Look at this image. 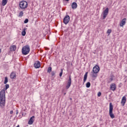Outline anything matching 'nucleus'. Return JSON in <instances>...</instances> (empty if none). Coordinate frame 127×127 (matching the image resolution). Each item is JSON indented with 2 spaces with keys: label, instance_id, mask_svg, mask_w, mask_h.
Masks as SVG:
<instances>
[{
  "label": "nucleus",
  "instance_id": "dca6fc26",
  "mask_svg": "<svg viewBox=\"0 0 127 127\" xmlns=\"http://www.w3.org/2000/svg\"><path fill=\"white\" fill-rule=\"evenodd\" d=\"M16 50V46L13 45L10 47V51H15Z\"/></svg>",
  "mask_w": 127,
  "mask_h": 127
},
{
  "label": "nucleus",
  "instance_id": "4be33fe9",
  "mask_svg": "<svg viewBox=\"0 0 127 127\" xmlns=\"http://www.w3.org/2000/svg\"><path fill=\"white\" fill-rule=\"evenodd\" d=\"M86 88H90L91 87V83L88 82L86 84Z\"/></svg>",
  "mask_w": 127,
  "mask_h": 127
},
{
  "label": "nucleus",
  "instance_id": "f3484780",
  "mask_svg": "<svg viewBox=\"0 0 127 127\" xmlns=\"http://www.w3.org/2000/svg\"><path fill=\"white\" fill-rule=\"evenodd\" d=\"M26 28H24L21 33V34L22 35V36H25V35L26 34V32L25 31V30H26Z\"/></svg>",
  "mask_w": 127,
  "mask_h": 127
},
{
  "label": "nucleus",
  "instance_id": "20e7f679",
  "mask_svg": "<svg viewBox=\"0 0 127 127\" xmlns=\"http://www.w3.org/2000/svg\"><path fill=\"white\" fill-rule=\"evenodd\" d=\"M113 110H114L113 104L112 103H110L109 106V116L111 119H115V115L113 113Z\"/></svg>",
  "mask_w": 127,
  "mask_h": 127
},
{
  "label": "nucleus",
  "instance_id": "c85d7f7f",
  "mask_svg": "<svg viewBox=\"0 0 127 127\" xmlns=\"http://www.w3.org/2000/svg\"><path fill=\"white\" fill-rule=\"evenodd\" d=\"M24 23H27V22H28V19H26L24 21Z\"/></svg>",
  "mask_w": 127,
  "mask_h": 127
},
{
  "label": "nucleus",
  "instance_id": "aec40b11",
  "mask_svg": "<svg viewBox=\"0 0 127 127\" xmlns=\"http://www.w3.org/2000/svg\"><path fill=\"white\" fill-rule=\"evenodd\" d=\"M6 3H7V0H2V5H3V6H4V5L6 4Z\"/></svg>",
  "mask_w": 127,
  "mask_h": 127
},
{
  "label": "nucleus",
  "instance_id": "39448f33",
  "mask_svg": "<svg viewBox=\"0 0 127 127\" xmlns=\"http://www.w3.org/2000/svg\"><path fill=\"white\" fill-rule=\"evenodd\" d=\"M64 24H68L70 21V16L68 15H66L64 18Z\"/></svg>",
  "mask_w": 127,
  "mask_h": 127
},
{
  "label": "nucleus",
  "instance_id": "ddd939ff",
  "mask_svg": "<svg viewBox=\"0 0 127 127\" xmlns=\"http://www.w3.org/2000/svg\"><path fill=\"white\" fill-rule=\"evenodd\" d=\"M10 78L11 79H15L16 78V74L14 72H12L10 75Z\"/></svg>",
  "mask_w": 127,
  "mask_h": 127
},
{
  "label": "nucleus",
  "instance_id": "393cba45",
  "mask_svg": "<svg viewBox=\"0 0 127 127\" xmlns=\"http://www.w3.org/2000/svg\"><path fill=\"white\" fill-rule=\"evenodd\" d=\"M19 17H21L22 16H23V11H21L19 13Z\"/></svg>",
  "mask_w": 127,
  "mask_h": 127
},
{
  "label": "nucleus",
  "instance_id": "7ed1b4c3",
  "mask_svg": "<svg viewBox=\"0 0 127 127\" xmlns=\"http://www.w3.org/2000/svg\"><path fill=\"white\" fill-rule=\"evenodd\" d=\"M29 51H30V48H29V46H24L22 49L23 55H27L29 53Z\"/></svg>",
  "mask_w": 127,
  "mask_h": 127
},
{
  "label": "nucleus",
  "instance_id": "c756f323",
  "mask_svg": "<svg viewBox=\"0 0 127 127\" xmlns=\"http://www.w3.org/2000/svg\"><path fill=\"white\" fill-rule=\"evenodd\" d=\"M101 95H102V93L98 92V97H101Z\"/></svg>",
  "mask_w": 127,
  "mask_h": 127
},
{
  "label": "nucleus",
  "instance_id": "72a5a7b5",
  "mask_svg": "<svg viewBox=\"0 0 127 127\" xmlns=\"http://www.w3.org/2000/svg\"><path fill=\"white\" fill-rule=\"evenodd\" d=\"M66 0V1H69V0Z\"/></svg>",
  "mask_w": 127,
  "mask_h": 127
},
{
  "label": "nucleus",
  "instance_id": "f257e3e1",
  "mask_svg": "<svg viewBox=\"0 0 127 127\" xmlns=\"http://www.w3.org/2000/svg\"><path fill=\"white\" fill-rule=\"evenodd\" d=\"M5 88L0 92V107L2 108L5 107V91L9 88V84H5Z\"/></svg>",
  "mask_w": 127,
  "mask_h": 127
},
{
  "label": "nucleus",
  "instance_id": "423d86ee",
  "mask_svg": "<svg viewBox=\"0 0 127 127\" xmlns=\"http://www.w3.org/2000/svg\"><path fill=\"white\" fill-rule=\"evenodd\" d=\"M103 19H105L107 16L109 14V8H106V9L103 12Z\"/></svg>",
  "mask_w": 127,
  "mask_h": 127
},
{
  "label": "nucleus",
  "instance_id": "a211bd4d",
  "mask_svg": "<svg viewBox=\"0 0 127 127\" xmlns=\"http://www.w3.org/2000/svg\"><path fill=\"white\" fill-rule=\"evenodd\" d=\"M87 77H88V72H86L84 75V78H83L84 82H86L87 80Z\"/></svg>",
  "mask_w": 127,
  "mask_h": 127
},
{
  "label": "nucleus",
  "instance_id": "c9c22d12",
  "mask_svg": "<svg viewBox=\"0 0 127 127\" xmlns=\"http://www.w3.org/2000/svg\"><path fill=\"white\" fill-rule=\"evenodd\" d=\"M93 127H97V126H93Z\"/></svg>",
  "mask_w": 127,
  "mask_h": 127
},
{
  "label": "nucleus",
  "instance_id": "0eeeda50",
  "mask_svg": "<svg viewBox=\"0 0 127 127\" xmlns=\"http://www.w3.org/2000/svg\"><path fill=\"white\" fill-rule=\"evenodd\" d=\"M72 83V79L71 78V75L69 76L68 80L67 81V85L66 86V89H68L71 86V84Z\"/></svg>",
  "mask_w": 127,
  "mask_h": 127
},
{
  "label": "nucleus",
  "instance_id": "cd10ccee",
  "mask_svg": "<svg viewBox=\"0 0 127 127\" xmlns=\"http://www.w3.org/2000/svg\"><path fill=\"white\" fill-rule=\"evenodd\" d=\"M51 75H52V76H55V71H52Z\"/></svg>",
  "mask_w": 127,
  "mask_h": 127
},
{
  "label": "nucleus",
  "instance_id": "473e14b6",
  "mask_svg": "<svg viewBox=\"0 0 127 127\" xmlns=\"http://www.w3.org/2000/svg\"><path fill=\"white\" fill-rule=\"evenodd\" d=\"M0 53H1V49H0Z\"/></svg>",
  "mask_w": 127,
  "mask_h": 127
},
{
  "label": "nucleus",
  "instance_id": "e433bc0d",
  "mask_svg": "<svg viewBox=\"0 0 127 127\" xmlns=\"http://www.w3.org/2000/svg\"><path fill=\"white\" fill-rule=\"evenodd\" d=\"M70 100H72V98H70Z\"/></svg>",
  "mask_w": 127,
  "mask_h": 127
},
{
  "label": "nucleus",
  "instance_id": "9d476101",
  "mask_svg": "<svg viewBox=\"0 0 127 127\" xmlns=\"http://www.w3.org/2000/svg\"><path fill=\"white\" fill-rule=\"evenodd\" d=\"M126 23H127V18H124L121 21H120V26L123 27L124 25H126Z\"/></svg>",
  "mask_w": 127,
  "mask_h": 127
},
{
  "label": "nucleus",
  "instance_id": "bb28decb",
  "mask_svg": "<svg viewBox=\"0 0 127 127\" xmlns=\"http://www.w3.org/2000/svg\"><path fill=\"white\" fill-rule=\"evenodd\" d=\"M63 74V69H61V71L60 73V76L62 77V75Z\"/></svg>",
  "mask_w": 127,
  "mask_h": 127
},
{
  "label": "nucleus",
  "instance_id": "f704fd0d",
  "mask_svg": "<svg viewBox=\"0 0 127 127\" xmlns=\"http://www.w3.org/2000/svg\"><path fill=\"white\" fill-rule=\"evenodd\" d=\"M65 95H66V93H64V96H65Z\"/></svg>",
  "mask_w": 127,
  "mask_h": 127
},
{
  "label": "nucleus",
  "instance_id": "b1692460",
  "mask_svg": "<svg viewBox=\"0 0 127 127\" xmlns=\"http://www.w3.org/2000/svg\"><path fill=\"white\" fill-rule=\"evenodd\" d=\"M114 80V77L111 76L109 80H108V83H111Z\"/></svg>",
  "mask_w": 127,
  "mask_h": 127
},
{
  "label": "nucleus",
  "instance_id": "f8f14e48",
  "mask_svg": "<svg viewBox=\"0 0 127 127\" xmlns=\"http://www.w3.org/2000/svg\"><path fill=\"white\" fill-rule=\"evenodd\" d=\"M127 102V97L126 96H123L122 99L121 104L123 105V106H125V104H126Z\"/></svg>",
  "mask_w": 127,
  "mask_h": 127
},
{
  "label": "nucleus",
  "instance_id": "6ab92c4d",
  "mask_svg": "<svg viewBox=\"0 0 127 127\" xmlns=\"http://www.w3.org/2000/svg\"><path fill=\"white\" fill-rule=\"evenodd\" d=\"M97 73H97V72H92V78H96V77H97V76H98Z\"/></svg>",
  "mask_w": 127,
  "mask_h": 127
},
{
  "label": "nucleus",
  "instance_id": "9b49d317",
  "mask_svg": "<svg viewBox=\"0 0 127 127\" xmlns=\"http://www.w3.org/2000/svg\"><path fill=\"white\" fill-rule=\"evenodd\" d=\"M34 66L35 67V68H36V69L40 68V62H39V61L36 62L34 64Z\"/></svg>",
  "mask_w": 127,
  "mask_h": 127
},
{
  "label": "nucleus",
  "instance_id": "6e6552de",
  "mask_svg": "<svg viewBox=\"0 0 127 127\" xmlns=\"http://www.w3.org/2000/svg\"><path fill=\"white\" fill-rule=\"evenodd\" d=\"M92 71L93 73H99V72L100 71V66H99V65H95L93 68Z\"/></svg>",
  "mask_w": 127,
  "mask_h": 127
},
{
  "label": "nucleus",
  "instance_id": "1a4fd4ad",
  "mask_svg": "<svg viewBox=\"0 0 127 127\" xmlns=\"http://www.w3.org/2000/svg\"><path fill=\"white\" fill-rule=\"evenodd\" d=\"M116 89H117V85L115 83H112L110 85V90L111 91H113V92H115V91H116Z\"/></svg>",
  "mask_w": 127,
  "mask_h": 127
},
{
  "label": "nucleus",
  "instance_id": "412c9836",
  "mask_svg": "<svg viewBox=\"0 0 127 127\" xmlns=\"http://www.w3.org/2000/svg\"><path fill=\"white\" fill-rule=\"evenodd\" d=\"M7 82H8V79L7 78V77H5L4 84H6Z\"/></svg>",
  "mask_w": 127,
  "mask_h": 127
},
{
  "label": "nucleus",
  "instance_id": "a878e982",
  "mask_svg": "<svg viewBox=\"0 0 127 127\" xmlns=\"http://www.w3.org/2000/svg\"><path fill=\"white\" fill-rule=\"evenodd\" d=\"M107 33L108 34V35H110V34H111V33H112V30L108 29L107 31Z\"/></svg>",
  "mask_w": 127,
  "mask_h": 127
},
{
  "label": "nucleus",
  "instance_id": "f03ea898",
  "mask_svg": "<svg viewBox=\"0 0 127 127\" xmlns=\"http://www.w3.org/2000/svg\"><path fill=\"white\" fill-rule=\"evenodd\" d=\"M19 7L21 8V9H25V8H27L28 6V3L26 1H21L19 4Z\"/></svg>",
  "mask_w": 127,
  "mask_h": 127
},
{
  "label": "nucleus",
  "instance_id": "2f4dec72",
  "mask_svg": "<svg viewBox=\"0 0 127 127\" xmlns=\"http://www.w3.org/2000/svg\"><path fill=\"white\" fill-rule=\"evenodd\" d=\"M18 110H16V115H18Z\"/></svg>",
  "mask_w": 127,
  "mask_h": 127
},
{
  "label": "nucleus",
  "instance_id": "7c9ffc66",
  "mask_svg": "<svg viewBox=\"0 0 127 127\" xmlns=\"http://www.w3.org/2000/svg\"><path fill=\"white\" fill-rule=\"evenodd\" d=\"M10 114L11 115H12V114H13V111H10Z\"/></svg>",
  "mask_w": 127,
  "mask_h": 127
},
{
  "label": "nucleus",
  "instance_id": "4468645a",
  "mask_svg": "<svg viewBox=\"0 0 127 127\" xmlns=\"http://www.w3.org/2000/svg\"><path fill=\"white\" fill-rule=\"evenodd\" d=\"M34 118H35V117L34 116H32L30 118V120L28 121L29 125H32V124H33V122H34Z\"/></svg>",
  "mask_w": 127,
  "mask_h": 127
},
{
  "label": "nucleus",
  "instance_id": "2eb2a0df",
  "mask_svg": "<svg viewBox=\"0 0 127 127\" xmlns=\"http://www.w3.org/2000/svg\"><path fill=\"white\" fill-rule=\"evenodd\" d=\"M77 6H78V5L77 4V3H76L75 2H72L71 4V7L72 9H75V8L77 7Z\"/></svg>",
  "mask_w": 127,
  "mask_h": 127
},
{
  "label": "nucleus",
  "instance_id": "5701e85b",
  "mask_svg": "<svg viewBox=\"0 0 127 127\" xmlns=\"http://www.w3.org/2000/svg\"><path fill=\"white\" fill-rule=\"evenodd\" d=\"M52 71V67H49L48 68V73H51V72Z\"/></svg>",
  "mask_w": 127,
  "mask_h": 127
}]
</instances>
